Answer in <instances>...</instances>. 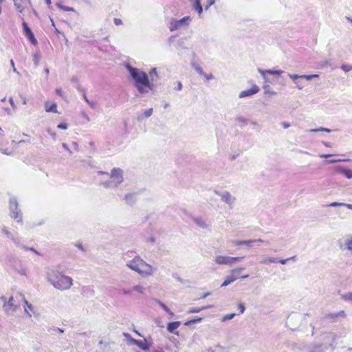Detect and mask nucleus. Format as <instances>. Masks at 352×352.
I'll return each instance as SVG.
<instances>
[{
    "instance_id": "43",
    "label": "nucleus",
    "mask_w": 352,
    "mask_h": 352,
    "mask_svg": "<svg viewBox=\"0 0 352 352\" xmlns=\"http://www.w3.org/2000/svg\"><path fill=\"white\" fill-rule=\"evenodd\" d=\"M342 298L344 300L350 301L352 302V292H349L342 295Z\"/></svg>"
},
{
    "instance_id": "19",
    "label": "nucleus",
    "mask_w": 352,
    "mask_h": 352,
    "mask_svg": "<svg viewBox=\"0 0 352 352\" xmlns=\"http://www.w3.org/2000/svg\"><path fill=\"white\" fill-rule=\"evenodd\" d=\"M180 325V321L170 322L168 323L166 329L168 332L178 335L179 332L177 331L176 329H178Z\"/></svg>"
},
{
    "instance_id": "10",
    "label": "nucleus",
    "mask_w": 352,
    "mask_h": 352,
    "mask_svg": "<svg viewBox=\"0 0 352 352\" xmlns=\"http://www.w3.org/2000/svg\"><path fill=\"white\" fill-rule=\"evenodd\" d=\"M23 30L25 35L28 38V39L30 41V42L33 45H36L38 44L37 40L36 39L34 33L31 30V29L29 28L28 23L25 21H23L22 23Z\"/></svg>"
},
{
    "instance_id": "51",
    "label": "nucleus",
    "mask_w": 352,
    "mask_h": 352,
    "mask_svg": "<svg viewBox=\"0 0 352 352\" xmlns=\"http://www.w3.org/2000/svg\"><path fill=\"white\" fill-rule=\"evenodd\" d=\"M82 97L83 98L85 99V100L87 102V104H89L90 105V107L91 108H94V102L90 101L87 97V95H86V93H84V94L82 95Z\"/></svg>"
},
{
    "instance_id": "42",
    "label": "nucleus",
    "mask_w": 352,
    "mask_h": 352,
    "mask_svg": "<svg viewBox=\"0 0 352 352\" xmlns=\"http://www.w3.org/2000/svg\"><path fill=\"white\" fill-rule=\"evenodd\" d=\"M192 65L193 68L196 70V72L197 73H199V75H201V76L205 75V73L204 72L202 68L200 66H199L198 65H196V64H192Z\"/></svg>"
},
{
    "instance_id": "33",
    "label": "nucleus",
    "mask_w": 352,
    "mask_h": 352,
    "mask_svg": "<svg viewBox=\"0 0 352 352\" xmlns=\"http://www.w3.org/2000/svg\"><path fill=\"white\" fill-rule=\"evenodd\" d=\"M203 320L202 318H200V317H195L191 320H187L186 322H184V325L185 326H190L191 324H194V323H197V322H200L201 320Z\"/></svg>"
},
{
    "instance_id": "30",
    "label": "nucleus",
    "mask_w": 352,
    "mask_h": 352,
    "mask_svg": "<svg viewBox=\"0 0 352 352\" xmlns=\"http://www.w3.org/2000/svg\"><path fill=\"white\" fill-rule=\"evenodd\" d=\"M235 280H236V278H234V276H232V274H230L229 275H228L226 276V279L221 284V287H226Z\"/></svg>"
},
{
    "instance_id": "7",
    "label": "nucleus",
    "mask_w": 352,
    "mask_h": 352,
    "mask_svg": "<svg viewBox=\"0 0 352 352\" xmlns=\"http://www.w3.org/2000/svg\"><path fill=\"white\" fill-rule=\"evenodd\" d=\"M153 344V340L151 337L144 338V340H132V345H136L141 350L146 351H148Z\"/></svg>"
},
{
    "instance_id": "36",
    "label": "nucleus",
    "mask_w": 352,
    "mask_h": 352,
    "mask_svg": "<svg viewBox=\"0 0 352 352\" xmlns=\"http://www.w3.org/2000/svg\"><path fill=\"white\" fill-rule=\"evenodd\" d=\"M230 274H232V276H234V277L236 278V280H237L239 278H241L242 279H245V278H247L249 277L248 274L241 276L240 272H236V273L234 272V269H232L230 271Z\"/></svg>"
},
{
    "instance_id": "50",
    "label": "nucleus",
    "mask_w": 352,
    "mask_h": 352,
    "mask_svg": "<svg viewBox=\"0 0 352 352\" xmlns=\"http://www.w3.org/2000/svg\"><path fill=\"white\" fill-rule=\"evenodd\" d=\"M243 258H244V256H236V257L231 256V265H232L235 262H239Z\"/></svg>"
},
{
    "instance_id": "35",
    "label": "nucleus",
    "mask_w": 352,
    "mask_h": 352,
    "mask_svg": "<svg viewBox=\"0 0 352 352\" xmlns=\"http://www.w3.org/2000/svg\"><path fill=\"white\" fill-rule=\"evenodd\" d=\"M56 6L58 8H60V9H61V10H64V11H67V12H69V11H73V12H74V8H72V7H69V6H63V5H62L60 3H56Z\"/></svg>"
},
{
    "instance_id": "49",
    "label": "nucleus",
    "mask_w": 352,
    "mask_h": 352,
    "mask_svg": "<svg viewBox=\"0 0 352 352\" xmlns=\"http://www.w3.org/2000/svg\"><path fill=\"white\" fill-rule=\"evenodd\" d=\"M288 76L291 79H292L294 81L295 83L296 81H298V78H301L300 75L298 74H288Z\"/></svg>"
},
{
    "instance_id": "40",
    "label": "nucleus",
    "mask_w": 352,
    "mask_h": 352,
    "mask_svg": "<svg viewBox=\"0 0 352 352\" xmlns=\"http://www.w3.org/2000/svg\"><path fill=\"white\" fill-rule=\"evenodd\" d=\"M123 336L127 340L128 345H132V340H134L135 338H133L129 333H123Z\"/></svg>"
},
{
    "instance_id": "54",
    "label": "nucleus",
    "mask_w": 352,
    "mask_h": 352,
    "mask_svg": "<svg viewBox=\"0 0 352 352\" xmlns=\"http://www.w3.org/2000/svg\"><path fill=\"white\" fill-rule=\"evenodd\" d=\"M344 203H341V202H332L329 204L327 205V206H330V207H338V206H344Z\"/></svg>"
},
{
    "instance_id": "60",
    "label": "nucleus",
    "mask_w": 352,
    "mask_h": 352,
    "mask_svg": "<svg viewBox=\"0 0 352 352\" xmlns=\"http://www.w3.org/2000/svg\"><path fill=\"white\" fill-rule=\"evenodd\" d=\"M57 127L65 130L68 128V125L66 123H60L58 124Z\"/></svg>"
},
{
    "instance_id": "17",
    "label": "nucleus",
    "mask_w": 352,
    "mask_h": 352,
    "mask_svg": "<svg viewBox=\"0 0 352 352\" xmlns=\"http://www.w3.org/2000/svg\"><path fill=\"white\" fill-rule=\"evenodd\" d=\"M346 314L344 311L342 310L336 313H330L326 315L325 318L332 322L336 320L338 318H346Z\"/></svg>"
},
{
    "instance_id": "59",
    "label": "nucleus",
    "mask_w": 352,
    "mask_h": 352,
    "mask_svg": "<svg viewBox=\"0 0 352 352\" xmlns=\"http://www.w3.org/2000/svg\"><path fill=\"white\" fill-rule=\"evenodd\" d=\"M75 87H76V88L77 89V90H78L79 92H80V93H82V95L84 94V93H85V90L82 87H80V83H79V82H78V83H77V84H76V86H75Z\"/></svg>"
},
{
    "instance_id": "38",
    "label": "nucleus",
    "mask_w": 352,
    "mask_h": 352,
    "mask_svg": "<svg viewBox=\"0 0 352 352\" xmlns=\"http://www.w3.org/2000/svg\"><path fill=\"white\" fill-rule=\"evenodd\" d=\"M318 131H324V132L330 133L331 131V130L329 129H327V128H324V127H320L318 129H313L308 130V132H310V133H315V132H318Z\"/></svg>"
},
{
    "instance_id": "11",
    "label": "nucleus",
    "mask_w": 352,
    "mask_h": 352,
    "mask_svg": "<svg viewBox=\"0 0 352 352\" xmlns=\"http://www.w3.org/2000/svg\"><path fill=\"white\" fill-rule=\"evenodd\" d=\"M5 312L7 314H13L17 309V305L14 302V298L12 296L9 298L8 301H5L4 305H3Z\"/></svg>"
},
{
    "instance_id": "34",
    "label": "nucleus",
    "mask_w": 352,
    "mask_h": 352,
    "mask_svg": "<svg viewBox=\"0 0 352 352\" xmlns=\"http://www.w3.org/2000/svg\"><path fill=\"white\" fill-rule=\"evenodd\" d=\"M235 121L239 122V123H241L242 124L243 126H245L248 124L249 122V120L243 117V116H237L236 118H235Z\"/></svg>"
},
{
    "instance_id": "27",
    "label": "nucleus",
    "mask_w": 352,
    "mask_h": 352,
    "mask_svg": "<svg viewBox=\"0 0 352 352\" xmlns=\"http://www.w3.org/2000/svg\"><path fill=\"white\" fill-rule=\"evenodd\" d=\"M20 296L21 297V298L23 299L25 306L27 307L24 308L25 309V312L27 313V314L28 315L29 317H32V314L29 313V311H28V309H29L30 311H32L33 310L32 305L29 303V302L25 298L23 294H21Z\"/></svg>"
},
{
    "instance_id": "5",
    "label": "nucleus",
    "mask_w": 352,
    "mask_h": 352,
    "mask_svg": "<svg viewBox=\"0 0 352 352\" xmlns=\"http://www.w3.org/2000/svg\"><path fill=\"white\" fill-rule=\"evenodd\" d=\"M144 264V260L138 255L135 256L131 260L126 261V265L131 270L137 272L141 271V268Z\"/></svg>"
},
{
    "instance_id": "4",
    "label": "nucleus",
    "mask_w": 352,
    "mask_h": 352,
    "mask_svg": "<svg viewBox=\"0 0 352 352\" xmlns=\"http://www.w3.org/2000/svg\"><path fill=\"white\" fill-rule=\"evenodd\" d=\"M10 212L11 218L15 219L17 222H22V213L19 208V204L15 197H10Z\"/></svg>"
},
{
    "instance_id": "58",
    "label": "nucleus",
    "mask_w": 352,
    "mask_h": 352,
    "mask_svg": "<svg viewBox=\"0 0 352 352\" xmlns=\"http://www.w3.org/2000/svg\"><path fill=\"white\" fill-rule=\"evenodd\" d=\"M75 87H76V88L77 89V90H78L79 92H80V93H82V95L84 94V93H85V90L82 87H80V83H79V82H78V83H77V84H76V86H75Z\"/></svg>"
},
{
    "instance_id": "64",
    "label": "nucleus",
    "mask_w": 352,
    "mask_h": 352,
    "mask_svg": "<svg viewBox=\"0 0 352 352\" xmlns=\"http://www.w3.org/2000/svg\"><path fill=\"white\" fill-rule=\"evenodd\" d=\"M113 21L116 25H120L122 23V21L120 19L115 18Z\"/></svg>"
},
{
    "instance_id": "25",
    "label": "nucleus",
    "mask_w": 352,
    "mask_h": 352,
    "mask_svg": "<svg viewBox=\"0 0 352 352\" xmlns=\"http://www.w3.org/2000/svg\"><path fill=\"white\" fill-rule=\"evenodd\" d=\"M254 243H255V241H252V239L251 240H244V241L234 240L232 241V243L234 245H245L249 248L252 247Z\"/></svg>"
},
{
    "instance_id": "12",
    "label": "nucleus",
    "mask_w": 352,
    "mask_h": 352,
    "mask_svg": "<svg viewBox=\"0 0 352 352\" xmlns=\"http://www.w3.org/2000/svg\"><path fill=\"white\" fill-rule=\"evenodd\" d=\"M155 271L156 268L153 267L144 260V264H142V267L141 268V271L139 272V274L142 276H152Z\"/></svg>"
},
{
    "instance_id": "9",
    "label": "nucleus",
    "mask_w": 352,
    "mask_h": 352,
    "mask_svg": "<svg viewBox=\"0 0 352 352\" xmlns=\"http://www.w3.org/2000/svg\"><path fill=\"white\" fill-rule=\"evenodd\" d=\"M327 349L328 347L322 343H311L305 346V350L307 352H324Z\"/></svg>"
},
{
    "instance_id": "28",
    "label": "nucleus",
    "mask_w": 352,
    "mask_h": 352,
    "mask_svg": "<svg viewBox=\"0 0 352 352\" xmlns=\"http://www.w3.org/2000/svg\"><path fill=\"white\" fill-rule=\"evenodd\" d=\"M277 262H278V258H274V257H264L259 261V263L261 264H263V265H268L270 263H275Z\"/></svg>"
},
{
    "instance_id": "14",
    "label": "nucleus",
    "mask_w": 352,
    "mask_h": 352,
    "mask_svg": "<svg viewBox=\"0 0 352 352\" xmlns=\"http://www.w3.org/2000/svg\"><path fill=\"white\" fill-rule=\"evenodd\" d=\"M258 91H259V87L257 85H254L252 86V88L241 91L239 95V97L240 98L249 97L254 94H257Z\"/></svg>"
},
{
    "instance_id": "55",
    "label": "nucleus",
    "mask_w": 352,
    "mask_h": 352,
    "mask_svg": "<svg viewBox=\"0 0 352 352\" xmlns=\"http://www.w3.org/2000/svg\"><path fill=\"white\" fill-rule=\"evenodd\" d=\"M206 5L205 6V10H208L209 8L215 3V0H207Z\"/></svg>"
},
{
    "instance_id": "26",
    "label": "nucleus",
    "mask_w": 352,
    "mask_h": 352,
    "mask_svg": "<svg viewBox=\"0 0 352 352\" xmlns=\"http://www.w3.org/2000/svg\"><path fill=\"white\" fill-rule=\"evenodd\" d=\"M258 72L261 75H263L264 73H268L270 74H273V75H280L283 72L282 70H275V69L263 70L260 68L258 69Z\"/></svg>"
},
{
    "instance_id": "22",
    "label": "nucleus",
    "mask_w": 352,
    "mask_h": 352,
    "mask_svg": "<svg viewBox=\"0 0 352 352\" xmlns=\"http://www.w3.org/2000/svg\"><path fill=\"white\" fill-rule=\"evenodd\" d=\"M192 2V8L197 12L198 14L201 16L203 12V8L201 4V0H190Z\"/></svg>"
},
{
    "instance_id": "41",
    "label": "nucleus",
    "mask_w": 352,
    "mask_h": 352,
    "mask_svg": "<svg viewBox=\"0 0 352 352\" xmlns=\"http://www.w3.org/2000/svg\"><path fill=\"white\" fill-rule=\"evenodd\" d=\"M41 58V54L39 53H35L33 55V61L36 67H37L39 64V60Z\"/></svg>"
},
{
    "instance_id": "21",
    "label": "nucleus",
    "mask_w": 352,
    "mask_h": 352,
    "mask_svg": "<svg viewBox=\"0 0 352 352\" xmlns=\"http://www.w3.org/2000/svg\"><path fill=\"white\" fill-rule=\"evenodd\" d=\"M126 204L133 206L136 202V193H129L124 196Z\"/></svg>"
},
{
    "instance_id": "13",
    "label": "nucleus",
    "mask_w": 352,
    "mask_h": 352,
    "mask_svg": "<svg viewBox=\"0 0 352 352\" xmlns=\"http://www.w3.org/2000/svg\"><path fill=\"white\" fill-rule=\"evenodd\" d=\"M2 234H5L8 238H10L16 245H20V240L17 236V233L13 234L6 226H3L1 228Z\"/></svg>"
},
{
    "instance_id": "44",
    "label": "nucleus",
    "mask_w": 352,
    "mask_h": 352,
    "mask_svg": "<svg viewBox=\"0 0 352 352\" xmlns=\"http://www.w3.org/2000/svg\"><path fill=\"white\" fill-rule=\"evenodd\" d=\"M149 76L151 77L150 81L153 82V76H157V69L156 68H152L151 70L149 72Z\"/></svg>"
},
{
    "instance_id": "16",
    "label": "nucleus",
    "mask_w": 352,
    "mask_h": 352,
    "mask_svg": "<svg viewBox=\"0 0 352 352\" xmlns=\"http://www.w3.org/2000/svg\"><path fill=\"white\" fill-rule=\"evenodd\" d=\"M338 173L344 175L348 179H352V170L344 166H338L335 168Z\"/></svg>"
},
{
    "instance_id": "1",
    "label": "nucleus",
    "mask_w": 352,
    "mask_h": 352,
    "mask_svg": "<svg viewBox=\"0 0 352 352\" xmlns=\"http://www.w3.org/2000/svg\"><path fill=\"white\" fill-rule=\"evenodd\" d=\"M126 68L134 80V86L139 94H145L154 89V83L150 81L148 76L146 72L129 64L126 65Z\"/></svg>"
},
{
    "instance_id": "63",
    "label": "nucleus",
    "mask_w": 352,
    "mask_h": 352,
    "mask_svg": "<svg viewBox=\"0 0 352 352\" xmlns=\"http://www.w3.org/2000/svg\"><path fill=\"white\" fill-rule=\"evenodd\" d=\"M47 131L48 133L52 137V138L54 140H55L56 139V133L54 132V131H52L50 129H47Z\"/></svg>"
},
{
    "instance_id": "37",
    "label": "nucleus",
    "mask_w": 352,
    "mask_h": 352,
    "mask_svg": "<svg viewBox=\"0 0 352 352\" xmlns=\"http://www.w3.org/2000/svg\"><path fill=\"white\" fill-rule=\"evenodd\" d=\"M132 292H136L139 294H143L145 289L144 287H143L142 286L140 285H135L133 286L132 288Z\"/></svg>"
},
{
    "instance_id": "31",
    "label": "nucleus",
    "mask_w": 352,
    "mask_h": 352,
    "mask_svg": "<svg viewBox=\"0 0 352 352\" xmlns=\"http://www.w3.org/2000/svg\"><path fill=\"white\" fill-rule=\"evenodd\" d=\"M56 104L55 102H52V103H45V111L47 112H54L56 113Z\"/></svg>"
},
{
    "instance_id": "18",
    "label": "nucleus",
    "mask_w": 352,
    "mask_h": 352,
    "mask_svg": "<svg viewBox=\"0 0 352 352\" xmlns=\"http://www.w3.org/2000/svg\"><path fill=\"white\" fill-rule=\"evenodd\" d=\"M15 8L22 12L28 5L30 4V0H13Z\"/></svg>"
},
{
    "instance_id": "57",
    "label": "nucleus",
    "mask_w": 352,
    "mask_h": 352,
    "mask_svg": "<svg viewBox=\"0 0 352 352\" xmlns=\"http://www.w3.org/2000/svg\"><path fill=\"white\" fill-rule=\"evenodd\" d=\"M121 291H122V294H125V295H129V294H131V293H132L131 288V289L123 288V289H122Z\"/></svg>"
},
{
    "instance_id": "52",
    "label": "nucleus",
    "mask_w": 352,
    "mask_h": 352,
    "mask_svg": "<svg viewBox=\"0 0 352 352\" xmlns=\"http://www.w3.org/2000/svg\"><path fill=\"white\" fill-rule=\"evenodd\" d=\"M341 69L344 71L345 72H349L350 70H351V65H346V64H342L341 65Z\"/></svg>"
},
{
    "instance_id": "23",
    "label": "nucleus",
    "mask_w": 352,
    "mask_h": 352,
    "mask_svg": "<svg viewBox=\"0 0 352 352\" xmlns=\"http://www.w3.org/2000/svg\"><path fill=\"white\" fill-rule=\"evenodd\" d=\"M192 220L195 222V223H196V225L199 228H201L203 229H206L208 228V224L206 223L205 220L201 217H194Z\"/></svg>"
},
{
    "instance_id": "56",
    "label": "nucleus",
    "mask_w": 352,
    "mask_h": 352,
    "mask_svg": "<svg viewBox=\"0 0 352 352\" xmlns=\"http://www.w3.org/2000/svg\"><path fill=\"white\" fill-rule=\"evenodd\" d=\"M185 40H186V38H184L179 39L177 43V46L179 47H183L184 45Z\"/></svg>"
},
{
    "instance_id": "46",
    "label": "nucleus",
    "mask_w": 352,
    "mask_h": 352,
    "mask_svg": "<svg viewBox=\"0 0 352 352\" xmlns=\"http://www.w3.org/2000/svg\"><path fill=\"white\" fill-rule=\"evenodd\" d=\"M18 247H20V248H23L24 250H30V251H32L33 252H34L35 254H38V255H40V253L36 251V250H35L34 248H28V247H26L25 245H23L20 243L19 245H17Z\"/></svg>"
},
{
    "instance_id": "53",
    "label": "nucleus",
    "mask_w": 352,
    "mask_h": 352,
    "mask_svg": "<svg viewBox=\"0 0 352 352\" xmlns=\"http://www.w3.org/2000/svg\"><path fill=\"white\" fill-rule=\"evenodd\" d=\"M263 89L265 90V94H270L272 95H275L276 92L274 91H270V89H271L270 85H265L263 87Z\"/></svg>"
},
{
    "instance_id": "39",
    "label": "nucleus",
    "mask_w": 352,
    "mask_h": 352,
    "mask_svg": "<svg viewBox=\"0 0 352 352\" xmlns=\"http://www.w3.org/2000/svg\"><path fill=\"white\" fill-rule=\"evenodd\" d=\"M350 160H351L350 159H333V160H327L326 163L327 164H334V163L340 162H349Z\"/></svg>"
},
{
    "instance_id": "48",
    "label": "nucleus",
    "mask_w": 352,
    "mask_h": 352,
    "mask_svg": "<svg viewBox=\"0 0 352 352\" xmlns=\"http://www.w3.org/2000/svg\"><path fill=\"white\" fill-rule=\"evenodd\" d=\"M235 314H227L226 316H224L223 318H222V321L223 322H225L226 320H231L232 319L234 316H235Z\"/></svg>"
},
{
    "instance_id": "20",
    "label": "nucleus",
    "mask_w": 352,
    "mask_h": 352,
    "mask_svg": "<svg viewBox=\"0 0 352 352\" xmlns=\"http://www.w3.org/2000/svg\"><path fill=\"white\" fill-rule=\"evenodd\" d=\"M215 262L219 265H231V256L221 255L217 256L215 257Z\"/></svg>"
},
{
    "instance_id": "3",
    "label": "nucleus",
    "mask_w": 352,
    "mask_h": 352,
    "mask_svg": "<svg viewBox=\"0 0 352 352\" xmlns=\"http://www.w3.org/2000/svg\"><path fill=\"white\" fill-rule=\"evenodd\" d=\"M123 182V171L120 168H113L110 173V179L101 184L105 188H116Z\"/></svg>"
},
{
    "instance_id": "29",
    "label": "nucleus",
    "mask_w": 352,
    "mask_h": 352,
    "mask_svg": "<svg viewBox=\"0 0 352 352\" xmlns=\"http://www.w3.org/2000/svg\"><path fill=\"white\" fill-rule=\"evenodd\" d=\"M153 108H149L144 111V114L138 116V120L141 121L144 118H149L153 114Z\"/></svg>"
},
{
    "instance_id": "32",
    "label": "nucleus",
    "mask_w": 352,
    "mask_h": 352,
    "mask_svg": "<svg viewBox=\"0 0 352 352\" xmlns=\"http://www.w3.org/2000/svg\"><path fill=\"white\" fill-rule=\"evenodd\" d=\"M211 307H212L211 305H208V306H204L202 307H199V308L192 307L188 311V313H189V314L199 313L201 311L204 310L208 308H210Z\"/></svg>"
},
{
    "instance_id": "24",
    "label": "nucleus",
    "mask_w": 352,
    "mask_h": 352,
    "mask_svg": "<svg viewBox=\"0 0 352 352\" xmlns=\"http://www.w3.org/2000/svg\"><path fill=\"white\" fill-rule=\"evenodd\" d=\"M338 245L341 250L346 248L349 250H352V236L346 239L344 245H343L341 241H339Z\"/></svg>"
},
{
    "instance_id": "45",
    "label": "nucleus",
    "mask_w": 352,
    "mask_h": 352,
    "mask_svg": "<svg viewBox=\"0 0 352 352\" xmlns=\"http://www.w3.org/2000/svg\"><path fill=\"white\" fill-rule=\"evenodd\" d=\"M318 76H319L318 74L300 75L301 78H305L308 80H311L314 78H318Z\"/></svg>"
},
{
    "instance_id": "6",
    "label": "nucleus",
    "mask_w": 352,
    "mask_h": 352,
    "mask_svg": "<svg viewBox=\"0 0 352 352\" xmlns=\"http://www.w3.org/2000/svg\"><path fill=\"white\" fill-rule=\"evenodd\" d=\"M190 21L191 19L189 16H184L179 20H173L170 23V30L175 31L182 28V27H185L188 24V22Z\"/></svg>"
},
{
    "instance_id": "2",
    "label": "nucleus",
    "mask_w": 352,
    "mask_h": 352,
    "mask_svg": "<svg viewBox=\"0 0 352 352\" xmlns=\"http://www.w3.org/2000/svg\"><path fill=\"white\" fill-rule=\"evenodd\" d=\"M47 281L56 289L64 291L71 288L73 279L57 270H51L47 274Z\"/></svg>"
},
{
    "instance_id": "8",
    "label": "nucleus",
    "mask_w": 352,
    "mask_h": 352,
    "mask_svg": "<svg viewBox=\"0 0 352 352\" xmlns=\"http://www.w3.org/2000/svg\"><path fill=\"white\" fill-rule=\"evenodd\" d=\"M215 194L219 195L221 197V201L227 204L229 206L230 208H232L233 205L236 201V198L234 196H232L229 192H219L216 190Z\"/></svg>"
},
{
    "instance_id": "61",
    "label": "nucleus",
    "mask_w": 352,
    "mask_h": 352,
    "mask_svg": "<svg viewBox=\"0 0 352 352\" xmlns=\"http://www.w3.org/2000/svg\"><path fill=\"white\" fill-rule=\"evenodd\" d=\"M238 307L239 309V313L243 314L245 311V306L243 305V304L241 302L239 303Z\"/></svg>"
},
{
    "instance_id": "15",
    "label": "nucleus",
    "mask_w": 352,
    "mask_h": 352,
    "mask_svg": "<svg viewBox=\"0 0 352 352\" xmlns=\"http://www.w3.org/2000/svg\"><path fill=\"white\" fill-rule=\"evenodd\" d=\"M324 346H331L336 340V334L333 333H325L322 336Z\"/></svg>"
},
{
    "instance_id": "62",
    "label": "nucleus",
    "mask_w": 352,
    "mask_h": 352,
    "mask_svg": "<svg viewBox=\"0 0 352 352\" xmlns=\"http://www.w3.org/2000/svg\"><path fill=\"white\" fill-rule=\"evenodd\" d=\"M296 85L297 86V88L300 90H301L304 88V85L302 84V82L300 80L296 81Z\"/></svg>"
},
{
    "instance_id": "47",
    "label": "nucleus",
    "mask_w": 352,
    "mask_h": 352,
    "mask_svg": "<svg viewBox=\"0 0 352 352\" xmlns=\"http://www.w3.org/2000/svg\"><path fill=\"white\" fill-rule=\"evenodd\" d=\"M155 302L165 311H169V308L162 301L159 300H155Z\"/></svg>"
}]
</instances>
